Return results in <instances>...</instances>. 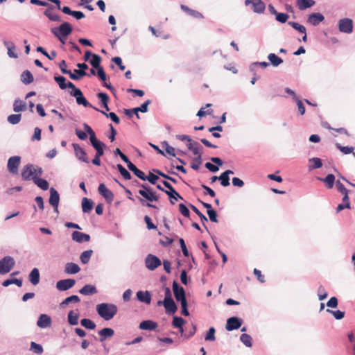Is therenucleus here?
Returning a JSON list of instances; mask_svg holds the SVG:
<instances>
[{"label":"nucleus","instance_id":"obj_1","mask_svg":"<svg viewBox=\"0 0 355 355\" xmlns=\"http://www.w3.org/2000/svg\"><path fill=\"white\" fill-rule=\"evenodd\" d=\"M117 311V306L114 304L101 303L96 306L98 314L105 320L112 319L116 314Z\"/></svg>","mask_w":355,"mask_h":355},{"label":"nucleus","instance_id":"obj_2","mask_svg":"<svg viewBox=\"0 0 355 355\" xmlns=\"http://www.w3.org/2000/svg\"><path fill=\"white\" fill-rule=\"evenodd\" d=\"M83 127L85 132H87L89 135L91 144L96 150V154H98V156H103L104 154L103 148L105 147V145L102 141L96 139L95 132L89 125L85 123Z\"/></svg>","mask_w":355,"mask_h":355},{"label":"nucleus","instance_id":"obj_3","mask_svg":"<svg viewBox=\"0 0 355 355\" xmlns=\"http://www.w3.org/2000/svg\"><path fill=\"white\" fill-rule=\"evenodd\" d=\"M43 171L41 167L35 166L33 164H26L23 167L21 178L24 180H33L34 177H40L42 175Z\"/></svg>","mask_w":355,"mask_h":355},{"label":"nucleus","instance_id":"obj_4","mask_svg":"<svg viewBox=\"0 0 355 355\" xmlns=\"http://www.w3.org/2000/svg\"><path fill=\"white\" fill-rule=\"evenodd\" d=\"M52 33L56 36L59 40L64 43V39H65L72 32V28L71 25L67 22H64L58 28H53L51 30Z\"/></svg>","mask_w":355,"mask_h":355},{"label":"nucleus","instance_id":"obj_5","mask_svg":"<svg viewBox=\"0 0 355 355\" xmlns=\"http://www.w3.org/2000/svg\"><path fill=\"white\" fill-rule=\"evenodd\" d=\"M15 266V260L11 257H5L0 260V275L9 272Z\"/></svg>","mask_w":355,"mask_h":355},{"label":"nucleus","instance_id":"obj_6","mask_svg":"<svg viewBox=\"0 0 355 355\" xmlns=\"http://www.w3.org/2000/svg\"><path fill=\"white\" fill-rule=\"evenodd\" d=\"M146 268L150 270H154L161 266V260L155 255L149 254L145 259Z\"/></svg>","mask_w":355,"mask_h":355},{"label":"nucleus","instance_id":"obj_7","mask_svg":"<svg viewBox=\"0 0 355 355\" xmlns=\"http://www.w3.org/2000/svg\"><path fill=\"white\" fill-rule=\"evenodd\" d=\"M70 94L76 98V102L78 105H83L85 107H92V105L83 96V92L80 89L75 87V89H72L70 92Z\"/></svg>","mask_w":355,"mask_h":355},{"label":"nucleus","instance_id":"obj_8","mask_svg":"<svg viewBox=\"0 0 355 355\" xmlns=\"http://www.w3.org/2000/svg\"><path fill=\"white\" fill-rule=\"evenodd\" d=\"M173 291L177 301H180L181 303L187 302L185 297L184 289L182 286H180L178 283L175 281L173 283Z\"/></svg>","mask_w":355,"mask_h":355},{"label":"nucleus","instance_id":"obj_9","mask_svg":"<svg viewBox=\"0 0 355 355\" xmlns=\"http://www.w3.org/2000/svg\"><path fill=\"white\" fill-rule=\"evenodd\" d=\"M20 163L21 157L19 156H12L10 157L7 164L8 171L12 174H17Z\"/></svg>","mask_w":355,"mask_h":355},{"label":"nucleus","instance_id":"obj_10","mask_svg":"<svg viewBox=\"0 0 355 355\" xmlns=\"http://www.w3.org/2000/svg\"><path fill=\"white\" fill-rule=\"evenodd\" d=\"M143 189L139 191V193L145 199L150 202L157 201L159 197L155 195L154 192L148 187L144 184L141 185Z\"/></svg>","mask_w":355,"mask_h":355},{"label":"nucleus","instance_id":"obj_11","mask_svg":"<svg viewBox=\"0 0 355 355\" xmlns=\"http://www.w3.org/2000/svg\"><path fill=\"white\" fill-rule=\"evenodd\" d=\"M162 183L164 186L168 189V190H165L164 192L171 198L170 202L171 204H175V202L172 199H174L175 200H177L178 198L182 199L181 196L174 189V188L171 186V184L169 182L164 180Z\"/></svg>","mask_w":355,"mask_h":355},{"label":"nucleus","instance_id":"obj_12","mask_svg":"<svg viewBox=\"0 0 355 355\" xmlns=\"http://www.w3.org/2000/svg\"><path fill=\"white\" fill-rule=\"evenodd\" d=\"M339 31L345 33H351L353 31L352 20L348 18L339 21Z\"/></svg>","mask_w":355,"mask_h":355},{"label":"nucleus","instance_id":"obj_13","mask_svg":"<svg viewBox=\"0 0 355 355\" xmlns=\"http://www.w3.org/2000/svg\"><path fill=\"white\" fill-rule=\"evenodd\" d=\"M245 6L252 5V10L254 12L262 13L265 10V3L261 0H245Z\"/></svg>","mask_w":355,"mask_h":355},{"label":"nucleus","instance_id":"obj_14","mask_svg":"<svg viewBox=\"0 0 355 355\" xmlns=\"http://www.w3.org/2000/svg\"><path fill=\"white\" fill-rule=\"evenodd\" d=\"M98 191L99 193L104 197L107 202L111 203L113 201L114 194L110 189L106 187L105 184H100L98 188Z\"/></svg>","mask_w":355,"mask_h":355},{"label":"nucleus","instance_id":"obj_15","mask_svg":"<svg viewBox=\"0 0 355 355\" xmlns=\"http://www.w3.org/2000/svg\"><path fill=\"white\" fill-rule=\"evenodd\" d=\"M76 284L73 279H62L57 282L56 288L58 290L64 291L72 288Z\"/></svg>","mask_w":355,"mask_h":355},{"label":"nucleus","instance_id":"obj_16","mask_svg":"<svg viewBox=\"0 0 355 355\" xmlns=\"http://www.w3.org/2000/svg\"><path fill=\"white\" fill-rule=\"evenodd\" d=\"M242 325V320L236 317H231L227 319L226 324V329L232 331L239 329Z\"/></svg>","mask_w":355,"mask_h":355},{"label":"nucleus","instance_id":"obj_17","mask_svg":"<svg viewBox=\"0 0 355 355\" xmlns=\"http://www.w3.org/2000/svg\"><path fill=\"white\" fill-rule=\"evenodd\" d=\"M60 202V196L58 192L54 189H50V198H49V204L53 207L55 211L58 212V205Z\"/></svg>","mask_w":355,"mask_h":355},{"label":"nucleus","instance_id":"obj_18","mask_svg":"<svg viewBox=\"0 0 355 355\" xmlns=\"http://www.w3.org/2000/svg\"><path fill=\"white\" fill-rule=\"evenodd\" d=\"M73 149L75 151L76 156L79 160H80L85 163L89 162V159L87 157V155L83 148H81L77 144H73Z\"/></svg>","mask_w":355,"mask_h":355},{"label":"nucleus","instance_id":"obj_19","mask_svg":"<svg viewBox=\"0 0 355 355\" xmlns=\"http://www.w3.org/2000/svg\"><path fill=\"white\" fill-rule=\"evenodd\" d=\"M164 305L166 313H174L177 311V306L173 300L159 301L158 305Z\"/></svg>","mask_w":355,"mask_h":355},{"label":"nucleus","instance_id":"obj_20","mask_svg":"<svg viewBox=\"0 0 355 355\" xmlns=\"http://www.w3.org/2000/svg\"><path fill=\"white\" fill-rule=\"evenodd\" d=\"M72 239L78 243L88 242L90 241V236L85 233L74 231L72 233Z\"/></svg>","mask_w":355,"mask_h":355},{"label":"nucleus","instance_id":"obj_21","mask_svg":"<svg viewBox=\"0 0 355 355\" xmlns=\"http://www.w3.org/2000/svg\"><path fill=\"white\" fill-rule=\"evenodd\" d=\"M54 80L62 89H64L67 87H69L71 89H75V85L71 82H68L66 83V78L64 76H55Z\"/></svg>","mask_w":355,"mask_h":355},{"label":"nucleus","instance_id":"obj_22","mask_svg":"<svg viewBox=\"0 0 355 355\" xmlns=\"http://www.w3.org/2000/svg\"><path fill=\"white\" fill-rule=\"evenodd\" d=\"M324 19V16L319 13H312L309 15L307 21L313 26H317Z\"/></svg>","mask_w":355,"mask_h":355},{"label":"nucleus","instance_id":"obj_23","mask_svg":"<svg viewBox=\"0 0 355 355\" xmlns=\"http://www.w3.org/2000/svg\"><path fill=\"white\" fill-rule=\"evenodd\" d=\"M51 324V318L50 316L46 314H42L40 315L37 322V325L40 328H46L50 327Z\"/></svg>","mask_w":355,"mask_h":355},{"label":"nucleus","instance_id":"obj_24","mask_svg":"<svg viewBox=\"0 0 355 355\" xmlns=\"http://www.w3.org/2000/svg\"><path fill=\"white\" fill-rule=\"evenodd\" d=\"M157 327V323L153 320H144L139 324V329L142 330H155Z\"/></svg>","mask_w":355,"mask_h":355},{"label":"nucleus","instance_id":"obj_25","mask_svg":"<svg viewBox=\"0 0 355 355\" xmlns=\"http://www.w3.org/2000/svg\"><path fill=\"white\" fill-rule=\"evenodd\" d=\"M137 299L147 304H149L151 302V296L148 291H139L137 293Z\"/></svg>","mask_w":355,"mask_h":355},{"label":"nucleus","instance_id":"obj_26","mask_svg":"<svg viewBox=\"0 0 355 355\" xmlns=\"http://www.w3.org/2000/svg\"><path fill=\"white\" fill-rule=\"evenodd\" d=\"M315 3L313 0H297L296 6L300 10L311 8Z\"/></svg>","mask_w":355,"mask_h":355},{"label":"nucleus","instance_id":"obj_27","mask_svg":"<svg viewBox=\"0 0 355 355\" xmlns=\"http://www.w3.org/2000/svg\"><path fill=\"white\" fill-rule=\"evenodd\" d=\"M79 313L78 310L70 311L67 315L68 322L71 325H76L78 323Z\"/></svg>","mask_w":355,"mask_h":355},{"label":"nucleus","instance_id":"obj_28","mask_svg":"<svg viewBox=\"0 0 355 355\" xmlns=\"http://www.w3.org/2000/svg\"><path fill=\"white\" fill-rule=\"evenodd\" d=\"M67 63L64 60H62L59 64V67L62 73L69 75L70 78H71L72 80H78L79 76L75 75L74 73H72V72L70 70H67Z\"/></svg>","mask_w":355,"mask_h":355},{"label":"nucleus","instance_id":"obj_29","mask_svg":"<svg viewBox=\"0 0 355 355\" xmlns=\"http://www.w3.org/2000/svg\"><path fill=\"white\" fill-rule=\"evenodd\" d=\"M80 293L85 295H94L97 293L96 288L91 284L84 286L80 291Z\"/></svg>","mask_w":355,"mask_h":355},{"label":"nucleus","instance_id":"obj_30","mask_svg":"<svg viewBox=\"0 0 355 355\" xmlns=\"http://www.w3.org/2000/svg\"><path fill=\"white\" fill-rule=\"evenodd\" d=\"M80 270L78 264L69 262L65 265L64 272L67 274H76Z\"/></svg>","mask_w":355,"mask_h":355},{"label":"nucleus","instance_id":"obj_31","mask_svg":"<svg viewBox=\"0 0 355 355\" xmlns=\"http://www.w3.org/2000/svg\"><path fill=\"white\" fill-rule=\"evenodd\" d=\"M181 9L184 12H187L188 15H189L190 16H191L194 18L198 19V18L203 17L202 15L200 12L193 10V9H191L185 5H181Z\"/></svg>","mask_w":355,"mask_h":355},{"label":"nucleus","instance_id":"obj_32","mask_svg":"<svg viewBox=\"0 0 355 355\" xmlns=\"http://www.w3.org/2000/svg\"><path fill=\"white\" fill-rule=\"evenodd\" d=\"M114 334V331L111 328H104L99 331L98 334L101 337V341L105 340L107 338L112 337Z\"/></svg>","mask_w":355,"mask_h":355},{"label":"nucleus","instance_id":"obj_33","mask_svg":"<svg viewBox=\"0 0 355 355\" xmlns=\"http://www.w3.org/2000/svg\"><path fill=\"white\" fill-rule=\"evenodd\" d=\"M33 182L42 190L46 191L49 189V184L44 179L40 178L39 177H34Z\"/></svg>","mask_w":355,"mask_h":355},{"label":"nucleus","instance_id":"obj_34","mask_svg":"<svg viewBox=\"0 0 355 355\" xmlns=\"http://www.w3.org/2000/svg\"><path fill=\"white\" fill-rule=\"evenodd\" d=\"M29 280L33 285L40 282V272L37 268H33L29 274Z\"/></svg>","mask_w":355,"mask_h":355},{"label":"nucleus","instance_id":"obj_35","mask_svg":"<svg viewBox=\"0 0 355 355\" xmlns=\"http://www.w3.org/2000/svg\"><path fill=\"white\" fill-rule=\"evenodd\" d=\"M33 76L28 70L24 71L21 76V80L25 85L31 83L33 82Z\"/></svg>","mask_w":355,"mask_h":355},{"label":"nucleus","instance_id":"obj_36","mask_svg":"<svg viewBox=\"0 0 355 355\" xmlns=\"http://www.w3.org/2000/svg\"><path fill=\"white\" fill-rule=\"evenodd\" d=\"M201 148V146L198 143H195L194 147L191 149L193 153L197 156L194 158L193 160L196 162H198V164H201L202 153L200 151Z\"/></svg>","mask_w":355,"mask_h":355},{"label":"nucleus","instance_id":"obj_37","mask_svg":"<svg viewBox=\"0 0 355 355\" xmlns=\"http://www.w3.org/2000/svg\"><path fill=\"white\" fill-rule=\"evenodd\" d=\"M93 208V202L87 198L82 200V209L83 212H89Z\"/></svg>","mask_w":355,"mask_h":355},{"label":"nucleus","instance_id":"obj_38","mask_svg":"<svg viewBox=\"0 0 355 355\" xmlns=\"http://www.w3.org/2000/svg\"><path fill=\"white\" fill-rule=\"evenodd\" d=\"M98 98L101 100V102L103 106V107L105 109L106 111H108L109 107H108V101H109V96L105 93H98L97 94Z\"/></svg>","mask_w":355,"mask_h":355},{"label":"nucleus","instance_id":"obj_39","mask_svg":"<svg viewBox=\"0 0 355 355\" xmlns=\"http://www.w3.org/2000/svg\"><path fill=\"white\" fill-rule=\"evenodd\" d=\"M44 15L51 21H60L61 20L60 17L53 12L52 8L51 7L45 10Z\"/></svg>","mask_w":355,"mask_h":355},{"label":"nucleus","instance_id":"obj_40","mask_svg":"<svg viewBox=\"0 0 355 355\" xmlns=\"http://www.w3.org/2000/svg\"><path fill=\"white\" fill-rule=\"evenodd\" d=\"M268 58L274 67H277L283 62V60L275 53H270Z\"/></svg>","mask_w":355,"mask_h":355},{"label":"nucleus","instance_id":"obj_41","mask_svg":"<svg viewBox=\"0 0 355 355\" xmlns=\"http://www.w3.org/2000/svg\"><path fill=\"white\" fill-rule=\"evenodd\" d=\"M26 110V103L20 99H16L13 104V110L15 112H19Z\"/></svg>","mask_w":355,"mask_h":355},{"label":"nucleus","instance_id":"obj_42","mask_svg":"<svg viewBox=\"0 0 355 355\" xmlns=\"http://www.w3.org/2000/svg\"><path fill=\"white\" fill-rule=\"evenodd\" d=\"M80 300L78 295H71V296L67 297L66 299H64V300H63L61 302L60 306L62 307H65L67 305H68L71 302L77 303V302H79Z\"/></svg>","mask_w":355,"mask_h":355},{"label":"nucleus","instance_id":"obj_43","mask_svg":"<svg viewBox=\"0 0 355 355\" xmlns=\"http://www.w3.org/2000/svg\"><path fill=\"white\" fill-rule=\"evenodd\" d=\"M184 320L180 317H174L173 318V325L176 327V328H179L180 329V333L182 334H183V328H182V325L184 324Z\"/></svg>","mask_w":355,"mask_h":355},{"label":"nucleus","instance_id":"obj_44","mask_svg":"<svg viewBox=\"0 0 355 355\" xmlns=\"http://www.w3.org/2000/svg\"><path fill=\"white\" fill-rule=\"evenodd\" d=\"M93 251L92 250L84 251L80 256V261L85 264L87 263L92 257Z\"/></svg>","mask_w":355,"mask_h":355},{"label":"nucleus","instance_id":"obj_45","mask_svg":"<svg viewBox=\"0 0 355 355\" xmlns=\"http://www.w3.org/2000/svg\"><path fill=\"white\" fill-rule=\"evenodd\" d=\"M5 45L8 49V54L10 58H17V55L14 53L15 50V46L12 42H4Z\"/></svg>","mask_w":355,"mask_h":355},{"label":"nucleus","instance_id":"obj_46","mask_svg":"<svg viewBox=\"0 0 355 355\" xmlns=\"http://www.w3.org/2000/svg\"><path fill=\"white\" fill-rule=\"evenodd\" d=\"M80 324L83 327L88 329H94L96 328V324L90 319H82Z\"/></svg>","mask_w":355,"mask_h":355},{"label":"nucleus","instance_id":"obj_47","mask_svg":"<svg viewBox=\"0 0 355 355\" xmlns=\"http://www.w3.org/2000/svg\"><path fill=\"white\" fill-rule=\"evenodd\" d=\"M150 103V100H147L145 101L140 107L134 108V111L135 112V114L137 115V118H139L138 112H146L148 110V106Z\"/></svg>","mask_w":355,"mask_h":355},{"label":"nucleus","instance_id":"obj_48","mask_svg":"<svg viewBox=\"0 0 355 355\" xmlns=\"http://www.w3.org/2000/svg\"><path fill=\"white\" fill-rule=\"evenodd\" d=\"M12 284H15L18 287H21L22 286V280L19 279H15V278H14V279H9L5 280L2 283V285L3 286L6 287V286H8L9 285H10Z\"/></svg>","mask_w":355,"mask_h":355},{"label":"nucleus","instance_id":"obj_49","mask_svg":"<svg viewBox=\"0 0 355 355\" xmlns=\"http://www.w3.org/2000/svg\"><path fill=\"white\" fill-rule=\"evenodd\" d=\"M77 67L78 68H80V69H75L74 72L77 73L78 74V76H79V78L80 77H83V76H85L86 75V72L85 71V70L88 68L87 65L86 64H85V63H78L77 64Z\"/></svg>","mask_w":355,"mask_h":355},{"label":"nucleus","instance_id":"obj_50","mask_svg":"<svg viewBox=\"0 0 355 355\" xmlns=\"http://www.w3.org/2000/svg\"><path fill=\"white\" fill-rule=\"evenodd\" d=\"M320 180L326 183L329 189H331L335 182V176L333 174H329L325 178Z\"/></svg>","mask_w":355,"mask_h":355},{"label":"nucleus","instance_id":"obj_51","mask_svg":"<svg viewBox=\"0 0 355 355\" xmlns=\"http://www.w3.org/2000/svg\"><path fill=\"white\" fill-rule=\"evenodd\" d=\"M92 59L90 60V64L94 68L98 69L101 67L100 63L101 61V57L97 54H93L92 56Z\"/></svg>","mask_w":355,"mask_h":355},{"label":"nucleus","instance_id":"obj_52","mask_svg":"<svg viewBox=\"0 0 355 355\" xmlns=\"http://www.w3.org/2000/svg\"><path fill=\"white\" fill-rule=\"evenodd\" d=\"M37 51L38 52L42 53L44 56L48 58L49 60H52L56 57V52L55 51H52L50 54H49L42 46H38L37 48Z\"/></svg>","mask_w":355,"mask_h":355},{"label":"nucleus","instance_id":"obj_53","mask_svg":"<svg viewBox=\"0 0 355 355\" xmlns=\"http://www.w3.org/2000/svg\"><path fill=\"white\" fill-rule=\"evenodd\" d=\"M241 341L246 346L251 347L252 346V337L246 334H243L240 337Z\"/></svg>","mask_w":355,"mask_h":355},{"label":"nucleus","instance_id":"obj_54","mask_svg":"<svg viewBox=\"0 0 355 355\" xmlns=\"http://www.w3.org/2000/svg\"><path fill=\"white\" fill-rule=\"evenodd\" d=\"M117 168L125 180L131 179L130 173L121 164H117Z\"/></svg>","mask_w":355,"mask_h":355},{"label":"nucleus","instance_id":"obj_55","mask_svg":"<svg viewBox=\"0 0 355 355\" xmlns=\"http://www.w3.org/2000/svg\"><path fill=\"white\" fill-rule=\"evenodd\" d=\"M21 115L20 114H11L8 117V121L11 124H17L21 120Z\"/></svg>","mask_w":355,"mask_h":355},{"label":"nucleus","instance_id":"obj_56","mask_svg":"<svg viewBox=\"0 0 355 355\" xmlns=\"http://www.w3.org/2000/svg\"><path fill=\"white\" fill-rule=\"evenodd\" d=\"M336 146L338 149H339L343 153L347 155L353 153L354 148L349 146H342L340 144L337 143Z\"/></svg>","mask_w":355,"mask_h":355},{"label":"nucleus","instance_id":"obj_57","mask_svg":"<svg viewBox=\"0 0 355 355\" xmlns=\"http://www.w3.org/2000/svg\"><path fill=\"white\" fill-rule=\"evenodd\" d=\"M31 349H32L35 354H40L43 352V347L41 345L37 344L35 342H31Z\"/></svg>","mask_w":355,"mask_h":355},{"label":"nucleus","instance_id":"obj_58","mask_svg":"<svg viewBox=\"0 0 355 355\" xmlns=\"http://www.w3.org/2000/svg\"><path fill=\"white\" fill-rule=\"evenodd\" d=\"M288 24L290 26H291L294 29L299 31L300 33H305V32H306V28L304 26L300 25V24H298L297 22L289 21Z\"/></svg>","mask_w":355,"mask_h":355},{"label":"nucleus","instance_id":"obj_59","mask_svg":"<svg viewBox=\"0 0 355 355\" xmlns=\"http://www.w3.org/2000/svg\"><path fill=\"white\" fill-rule=\"evenodd\" d=\"M327 312L331 313L336 320L343 319L345 316V312L340 310L332 311L330 309H327Z\"/></svg>","mask_w":355,"mask_h":355},{"label":"nucleus","instance_id":"obj_60","mask_svg":"<svg viewBox=\"0 0 355 355\" xmlns=\"http://www.w3.org/2000/svg\"><path fill=\"white\" fill-rule=\"evenodd\" d=\"M276 20L281 22V23H285L288 19L289 18V15L286 13L283 12H278L276 15Z\"/></svg>","mask_w":355,"mask_h":355},{"label":"nucleus","instance_id":"obj_61","mask_svg":"<svg viewBox=\"0 0 355 355\" xmlns=\"http://www.w3.org/2000/svg\"><path fill=\"white\" fill-rule=\"evenodd\" d=\"M218 180H220V184L223 187H227L230 185V178L229 176L224 175L222 173L219 177Z\"/></svg>","mask_w":355,"mask_h":355},{"label":"nucleus","instance_id":"obj_62","mask_svg":"<svg viewBox=\"0 0 355 355\" xmlns=\"http://www.w3.org/2000/svg\"><path fill=\"white\" fill-rule=\"evenodd\" d=\"M213 113V110L208 109L205 110V107H201L197 113V116L199 117H202L206 115H211Z\"/></svg>","mask_w":355,"mask_h":355},{"label":"nucleus","instance_id":"obj_63","mask_svg":"<svg viewBox=\"0 0 355 355\" xmlns=\"http://www.w3.org/2000/svg\"><path fill=\"white\" fill-rule=\"evenodd\" d=\"M215 329L214 327L209 328L207 335L205 336L206 340H215Z\"/></svg>","mask_w":355,"mask_h":355},{"label":"nucleus","instance_id":"obj_64","mask_svg":"<svg viewBox=\"0 0 355 355\" xmlns=\"http://www.w3.org/2000/svg\"><path fill=\"white\" fill-rule=\"evenodd\" d=\"M180 212L185 217H189L190 212L188 208L184 204L179 205Z\"/></svg>","mask_w":355,"mask_h":355}]
</instances>
